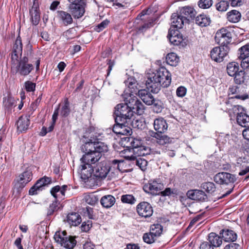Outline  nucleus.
<instances>
[{"label":"nucleus","mask_w":249,"mask_h":249,"mask_svg":"<svg viewBox=\"0 0 249 249\" xmlns=\"http://www.w3.org/2000/svg\"><path fill=\"white\" fill-rule=\"evenodd\" d=\"M170 73L164 68H160L156 72L149 73L146 81V88L151 92L157 93L161 87H168L171 84Z\"/></svg>","instance_id":"1"},{"label":"nucleus","mask_w":249,"mask_h":249,"mask_svg":"<svg viewBox=\"0 0 249 249\" xmlns=\"http://www.w3.org/2000/svg\"><path fill=\"white\" fill-rule=\"evenodd\" d=\"M28 58L26 56L20 57V59L11 61V72L13 74L18 73L21 76L28 75L34 69V66L29 63Z\"/></svg>","instance_id":"2"},{"label":"nucleus","mask_w":249,"mask_h":249,"mask_svg":"<svg viewBox=\"0 0 249 249\" xmlns=\"http://www.w3.org/2000/svg\"><path fill=\"white\" fill-rule=\"evenodd\" d=\"M214 181L219 184H225L229 186V190L220 198H224L230 195L233 191L235 185L233 183L237 178L235 175L227 172H220L216 174L213 177Z\"/></svg>","instance_id":"3"},{"label":"nucleus","mask_w":249,"mask_h":249,"mask_svg":"<svg viewBox=\"0 0 249 249\" xmlns=\"http://www.w3.org/2000/svg\"><path fill=\"white\" fill-rule=\"evenodd\" d=\"M134 111L129 107L128 105L124 104H118L115 107L114 112L115 122H130L131 123Z\"/></svg>","instance_id":"4"},{"label":"nucleus","mask_w":249,"mask_h":249,"mask_svg":"<svg viewBox=\"0 0 249 249\" xmlns=\"http://www.w3.org/2000/svg\"><path fill=\"white\" fill-rule=\"evenodd\" d=\"M124 102L128 105L129 107L134 111V113L138 114H142L144 110V106L138 100L134 94L124 93L122 95Z\"/></svg>","instance_id":"5"},{"label":"nucleus","mask_w":249,"mask_h":249,"mask_svg":"<svg viewBox=\"0 0 249 249\" xmlns=\"http://www.w3.org/2000/svg\"><path fill=\"white\" fill-rule=\"evenodd\" d=\"M85 143L86 148L87 149H88V150H91L90 149H92L95 154H97L101 158L103 155H104L108 150V145L98 138L90 139L89 141Z\"/></svg>","instance_id":"6"},{"label":"nucleus","mask_w":249,"mask_h":249,"mask_svg":"<svg viewBox=\"0 0 249 249\" xmlns=\"http://www.w3.org/2000/svg\"><path fill=\"white\" fill-rule=\"evenodd\" d=\"M81 167V178L87 187L89 188L95 183L94 178V170L91 165L82 163Z\"/></svg>","instance_id":"7"},{"label":"nucleus","mask_w":249,"mask_h":249,"mask_svg":"<svg viewBox=\"0 0 249 249\" xmlns=\"http://www.w3.org/2000/svg\"><path fill=\"white\" fill-rule=\"evenodd\" d=\"M232 33L231 30L222 28L218 30L215 35V40L220 45L225 47H229V44L232 41Z\"/></svg>","instance_id":"8"},{"label":"nucleus","mask_w":249,"mask_h":249,"mask_svg":"<svg viewBox=\"0 0 249 249\" xmlns=\"http://www.w3.org/2000/svg\"><path fill=\"white\" fill-rule=\"evenodd\" d=\"M86 143L81 146V150L83 152L85 153V154L81 158V161L82 163L86 164L87 165H91L92 164H94L98 161L101 157H99L97 154H95V153L92 149L91 150H88L86 147Z\"/></svg>","instance_id":"9"},{"label":"nucleus","mask_w":249,"mask_h":249,"mask_svg":"<svg viewBox=\"0 0 249 249\" xmlns=\"http://www.w3.org/2000/svg\"><path fill=\"white\" fill-rule=\"evenodd\" d=\"M32 172L31 169H27L19 175V179H18L14 185V189L18 192L20 191L32 179Z\"/></svg>","instance_id":"10"},{"label":"nucleus","mask_w":249,"mask_h":249,"mask_svg":"<svg viewBox=\"0 0 249 249\" xmlns=\"http://www.w3.org/2000/svg\"><path fill=\"white\" fill-rule=\"evenodd\" d=\"M163 188V184L159 180L150 181L143 187L145 192L153 195H160V191Z\"/></svg>","instance_id":"11"},{"label":"nucleus","mask_w":249,"mask_h":249,"mask_svg":"<svg viewBox=\"0 0 249 249\" xmlns=\"http://www.w3.org/2000/svg\"><path fill=\"white\" fill-rule=\"evenodd\" d=\"M230 48L229 47L221 45L220 47H215L211 51V58L215 62H222L224 57L228 54Z\"/></svg>","instance_id":"12"},{"label":"nucleus","mask_w":249,"mask_h":249,"mask_svg":"<svg viewBox=\"0 0 249 249\" xmlns=\"http://www.w3.org/2000/svg\"><path fill=\"white\" fill-rule=\"evenodd\" d=\"M94 177L98 179L105 178L109 171L110 166L108 165L106 161H102L98 163L93 168Z\"/></svg>","instance_id":"13"},{"label":"nucleus","mask_w":249,"mask_h":249,"mask_svg":"<svg viewBox=\"0 0 249 249\" xmlns=\"http://www.w3.org/2000/svg\"><path fill=\"white\" fill-rule=\"evenodd\" d=\"M52 181L51 178L44 177L38 179L36 183L32 186L29 191L30 195H35L38 194L44 189V187L47 184L50 183Z\"/></svg>","instance_id":"14"},{"label":"nucleus","mask_w":249,"mask_h":249,"mask_svg":"<svg viewBox=\"0 0 249 249\" xmlns=\"http://www.w3.org/2000/svg\"><path fill=\"white\" fill-rule=\"evenodd\" d=\"M137 212L138 214L145 218L150 217L153 213V208L148 202L142 201L137 206Z\"/></svg>","instance_id":"15"},{"label":"nucleus","mask_w":249,"mask_h":249,"mask_svg":"<svg viewBox=\"0 0 249 249\" xmlns=\"http://www.w3.org/2000/svg\"><path fill=\"white\" fill-rule=\"evenodd\" d=\"M130 124V122H123L118 121L115 122V124L113 125L112 130L117 134L127 135H130L131 132V128L128 126Z\"/></svg>","instance_id":"16"},{"label":"nucleus","mask_w":249,"mask_h":249,"mask_svg":"<svg viewBox=\"0 0 249 249\" xmlns=\"http://www.w3.org/2000/svg\"><path fill=\"white\" fill-rule=\"evenodd\" d=\"M167 37L171 43L174 45H180L184 40L183 36L178 29L170 28Z\"/></svg>","instance_id":"17"},{"label":"nucleus","mask_w":249,"mask_h":249,"mask_svg":"<svg viewBox=\"0 0 249 249\" xmlns=\"http://www.w3.org/2000/svg\"><path fill=\"white\" fill-rule=\"evenodd\" d=\"M31 20L33 25H37L40 20L39 7L37 0H34L33 5L29 10Z\"/></svg>","instance_id":"18"},{"label":"nucleus","mask_w":249,"mask_h":249,"mask_svg":"<svg viewBox=\"0 0 249 249\" xmlns=\"http://www.w3.org/2000/svg\"><path fill=\"white\" fill-rule=\"evenodd\" d=\"M186 195L189 198L196 201H205L207 199V195L202 190H190L187 191Z\"/></svg>","instance_id":"19"},{"label":"nucleus","mask_w":249,"mask_h":249,"mask_svg":"<svg viewBox=\"0 0 249 249\" xmlns=\"http://www.w3.org/2000/svg\"><path fill=\"white\" fill-rule=\"evenodd\" d=\"M22 53V44L21 42V37L18 36L14 44L13 51L11 54V61L17 60L21 57Z\"/></svg>","instance_id":"20"},{"label":"nucleus","mask_w":249,"mask_h":249,"mask_svg":"<svg viewBox=\"0 0 249 249\" xmlns=\"http://www.w3.org/2000/svg\"><path fill=\"white\" fill-rule=\"evenodd\" d=\"M171 21L170 28L174 29H181L184 23H187V21L179 14L175 13L172 14L171 17Z\"/></svg>","instance_id":"21"},{"label":"nucleus","mask_w":249,"mask_h":249,"mask_svg":"<svg viewBox=\"0 0 249 249\" xmlns=\"http://www.w3.org/2000/svg\"><path fill=\"white\" fill-rule=\"evenodd\" d=\"M69 8L71 13L74 18H81L85 12L84 4H71Z\"/></svg>","instance_id":"22"},{"label":"nucleus","mask_w":249,"mask_h":249,"mask_svg":"<svg viewBox=\"0 0 249 249\" xmlns=\"http://www.w3.org/2000/svg\"><path fill=\"white\" fill-rule=\"evenodd\" d=\"M152 136L156 139V142L160 145L166 146L173 142V138H170L166 135L153 132Z\"/></svg>","instance_id":"23"},{"label":"nucleus","mask_w":249,"mask_h":249,"mask_svg":"<svg viewBox=\"0 0 249 249\" xmlns=\"http://www.w3.org/2000/svg\"><path fill=\"white\" fill-rule=\"evenodd\" d=\"M125 84L129 88L130 92H127L125 91L124 93H131L134 95V94H138V90H140L139 89L140 86L135 79L133 77L128 78L125 81Z\"/></svg>","instance_id":"24"},{"label":"nucleus","mask_w":249,"mask_h":249,"mask_svg":"<svg viewBox=\"0 0 249 249\" xmlns=\"http://www.w3.org/2000/svg\"><path fill=\"white\" fill-rule=\"evenodd\" d=\"M153 125L154 129L158 133H164L168 128V124L166 120L162 118L155 119Z\"/></svg>","instance_id":"25"},{"label":"nucleus","mask_w":249,"mask_h":249,"mask_svg":"<svg viewBox=\"0 0 249 249\" xmlns=\"http://www.w3.org/2000/svg\"><path fill=\"white\" fill-rule=\"evenodd\" d=\"M139 97L147 105H152L154 97L153 95L146 89L138 90Z\"/></svg>","instance_id":"26"},{"label":"nucleus","mask_w":249,"mask_h":249,"mask_svg":"<svg viewBox=\"0 0 249 249\" xmlns=\"http://www.w3.org/2000/svg\"><path fill=\"white\" fill-rule=\"evenodd\" d=\"M30 124V116H21L17 123L18 130L20 132L26 131L29 128Z\"/></svg>","instance_id":"27"},{"label":"nucleus","mask_w":249,"mask_h":249,"mask_svg":"<svg viewBox=\"0 0 249 249\" xmlns=\"http://www.w3.org/2000/svg\"><path fill=\"white\" fill-rule=\"evenodd\" d=\"M220 234L221 235L222 239L225 242H234L237 239L236 233L231 230L223 229L220 231Z\"/></svg>","instance_id":"28"},{"label":"nucleus","mask_w":249,"mask_h":249,"mask_svg":"<svg viewBox=\"0 0 249 249\" xmlns=\"http://www.w3.org/2000/svg\"><path fill=\"white\" fill-rule=\"evenodd\" d=\"M179 14L188 23L189 18H195L196 12L194 9L190 6L182 7L179 12Z\"/></svg>","instance_id":"29"},{"label":"nucleus","mask_w":249,"mask_h":249,"mask_svg":"<svg viewBox=\"0 0 249 249\" xmlns=\"http://www.w3.org/2000/svg\"><path fill=\"white\" fill-rule=\"evenodd\" d=\"M128 159L132 161L133 164H135L142 171H144L146 169L147 161L146 160L140 156L136 157L134 156H128Z\"/></svg>","instance_id":"30"},{"label":"nucleus","mask_w":249,"mask_h":249,"mask_svg":"<svg viewBox=\"0 0 249 249\" xmlns=\"http://www.w3.org/2000/svg\"><path fill=\"white\" fill-rule=\"evenodd\" d=\"M207 241L212 245L213 248L220 247L222 243L221 237L214 232L209 234Z\"/></svg>","instance_id":"31"},{"label":"nucleus","mask_w":249,"mask_h":249,"mask_svg":"<svg viewBox=\"0 0 249 249\" xmlns=\"http://www.w3.org/2000/svg\"><path fill=\"white\" fill-rule=\"evenodd\" d=\"M67 222L69 224L76 226L80 224L82 221L80 214L77 213H71L67 215Z\"/></svg>","instance_id":"32"},{"label":"nucleus","mask_w":249,"mask_h":249,"mask_svg":"<svg viewBox=\"0 0 249 249\" xmlns=\"http://www.w3.org/2000/svg\"><path fill=\"white\" fill-rule=\"evenodd\" d=\"M236 121L241 126L249 127V116L247 114L242 112L237 113Z\"/></svg>","instance_id":"33"},{"label":"nucleus","mask_w":249,"mask_h":249,"mask_svg":"<svg viewBox=\"0 0 249 249\" xmlns=\"http://www.w3.org/2000/svg\"><path fill=\"white\" fill-rule=\"evenodd\" d=\"M58 14L59 18L64 25L72 23L73 19L70 14L63 11H58Z\"/></svg>","instance_id":"34"},{"label":"nucleus","mask_w":249,"mask_h":249,"mask_svg":"<svg viewBox=\"0 0 249 249\" xmlns=\"http://www.w3.org/2000/svg\"><path fill=\"white\" fill-rule=\"evenodd\" d=\"M241 18V13L237 10H232L227 13V18L231 23L239 22Z\"/></svg>","instance_id":"35"},{"label":"nucleus","mask_w":249,"mask_h":249,"mask_svg":"<svg viewBox=\"0 0 249 249\" xmlns=\"http://www.w3.org/2000/svg\"><path fill=\"white\" fill-rule=\"evenodd\" d=\"M100 202L104 207L108 208L114 204L115 198L111 195L105 196L101 198Z\"/></svg>","instance_id":"36"},{"label":"nucleus","mask_w":249,"mask_h":249,"mask_svg":"<svg viewBox=\"0 0 249 249\" xmlns=\"http://www.w3.org/2000/svg\"><path fill=\"white\" fill-rule=\"evenodd\" d=\"M229 94H236L232 98H234L238 99H241L244 100L249 98V96L247 94H244L240 95L239 93V87L237 86H232L229 89Z\"/></svg>","instance_id":"37"},{"label":"nucleus","mask_w":249,"mask_h":249,"mask_svg":"<svg viewBox=\"0 0 249 249\" xmlns=\"http://www.w3.org/2000/svg\"><path fill=\"white\" fill-rule=\"evenodd\" d=\"M127 139V142L129 144V147H131L134 150H137L140 148L142 145V142L139 139H136L133 137H127L125 138Z\"/></svg>","instance_id":"38"},{"label":"nucleus","mask_w":249,"mask_h":249,"mask_svg":"<svg viewBox=\"0 0 249 249\" xmlns=\"http://www.w3.org/2000/svg\"><path fill=\"white\" fill-rule=\"evenodd\" d=\"M196 23L201 27H206L210 25L211 19L206 15L200 14L196 18Z\"/></svg>","instance_id":"39"},{"label":"nucleus","mask_w":249,"mask_h":249,"mask_svg":"<svg viewBox=\"0 0 249 249\" xmlns=\"http://www.w3.org/2000/svg\"><path fill=\"white\" fill-rule=\"evenodd\" d=\"M239 70V64L235 62L229 63L227 66V73L231 76H233L237 74L240 71Z\"/></svg>","instance_id":"40"},{"label":"nucleus","mask_w":249,"mask_h":249,"mask_svg":"<svg viewBox=\"0 0 249 249\" xmlns=\"http://www.w3.org/2000/svg\"><path fill=\"white\" fill-rule=\"evenodd\" d=\"M233 76L234 77V82L236 84L241 85L244 84L248 79V76L245 71L243 70H240Z\"/></svg>","instance_id":"41"},{"label":"nucleus","mask_w":249,"mask_h":249,"mask_svg":"<svg viewBox=\"0 0 249 249\" xmlns=\"http://www.w3.org/2000/svg\"><path fill=\"white\" fill-rule=\"evenodd\" d=\"M179 57L177 56V54L174 53H168L166 57L167 63L173 66H177L179 62Z\"/></svg>","instance_id":"42"},{"label":"nucleus","mask_w":249,"mask_h":249,"mask_svg":"<svg viewBox=\"0 0 249 249\" xmlns=\"http://www.w3.org/2000/svg\"><path fill=\"white\" fill-rule=\"evenodd\" d=\"M51 195L57 200V198L63 199L65 193L61 190V187L58 185L53 187L51 190Z\"/></svg>","instance_id":"43"},{"label":"nucleus","mask_w":249,"mask_h":249,"mask_svg":"<svg viewBox=\"0 0 249 249\" xmlns=\"http://www.w3.org/2000/svg\"><path fill=\"white\" fill-rule=\"evenodd\" d=\"M76 244V241L72 236L66 237L62 246L69 249H72Z\"/></svg>","instance_id":"44"},{"label":"nucleus","mask_w":249,"mask_h":249,"mask_svg":"<svg viewBox=\"0 0 249 249\" xmlns=\"http://www.w3.org/2000/svg\"><path fill=\"white\" fill-rule=\"evenodd\" d=\"M201 187L209 194H212L216 190V187L214 183L212 182H204L201 185Z\"/></svg>","instance_id":"45"},{"label":"nucleus","mask_w":249,"mask_h":249,"mask_svg":"<svg viewBox=\"0 0 249 249\" xmlns=\"http://www.w3.org/2000/svg\"><path fill=\"white\" fill-rule=\"evenodd\" d=\"M70 113V103L67 98L65 99L64 104L61 107L60 111V115L63 117H67Z\"/></svg>","instance_id":"46"},{"label":"nucleus","mask_w":249,"mask_h":249,"mask_svg":"<svg viewBox=\"0 0 249 249\" xmlns=\"http://www.w3.org/2000/svg\"><path fill=\"white\" fill-rule=\"evenodd\" d=\"M162 230L163 227L160 224H156L151 226L150 231L157 238L161 234Z\"/></svg>","instance_id":"47"},{"label":"nucleus","mask_w":249,"mask_h":249,"mask_svg":"<svg viewBox=\"0 0 249 249\" xmlns=\"http://www.w3.org/2000/svg\"><path fill=\"white\" fill-rule=\"evenodd\" d=\"M67 40L75 38L77 36V32L74 28H71L64 32L62 35Z\"/></svg>","instance_id":"48"},{"label":"nucleus","mask_w":249,"mask_h":249,"mask_svg":"<svg viewBox=\"0 0 249 249\" xmlns=\"http://www.w3.org/2000/svg\"><path fill=\"white\" fill-rule=\"evenodd\" d=\"M60 203L58 202L57 200H55L53 202L52 204H51L49 206V207L48 210L47 215H51L53 214L55 212H57L60 207L59 205Z\"/></svg>","instance_id":"49"},{"label":"nucleus","mask_w":249,"mask_h":249,"mask_svg":"<svg viewBox=\"0 0 249 249\" xmlns=\"http://www.w3.org/2000/svg\"><path fill=\"white\" fill-rule=\"evenodd\" d=\"M142 20H147V22H145L141 27V30L143 29H147L152 27L155 24L156 18L155 17H147L142 18Z\"/></svg>","instance_id":"50"},{"label":"nucleus","mask_w":249,"mask_h":249,"mask_svg":"<svg viewBox=\"0 0 249 249\" xmlns=\"http://www.w3.org/2000/svg\"><path fill=\"white\" fill-rule=\"evenodd\" d=\"M229 7V3L227 0H221L215 4L217 10L219 12H225Z\"/></svg>","instance_id":"51"},{"label":"nucleus","mask_w":249,"mask_h":249,"mask_svg":"<svg viewBox=\"0 0 249 249\" xmlns=\"http://www.w3.org/2000/svg\"><path fill=\"white\" fill-rule=\"evenodd\" d=\"M121 201L124 203L134 204L136 201L135 197L132 195H124L121 196Z\"/></svg>","instance_id":"52"},{"label":"nucleus","mask_w":249,"mask_h":249,"mask_svg":"<svg viewBox=\"0 0 249 249\" xmlns=\"http://www.w3.org/2000/svg\"><path fill=\"white\" fill-rule=\"evenodd\" d=\"M130 0H114L110 2H113V5L117 6L118 8H125L129 6Z\"/></svg>","instance_id":"53"},{"label":"nucleus","mask_w":249,"mask_h":249,"mask_svg":"<svg viewBox=\"0 0 249 249\" xmlns=\"http://www.w3.org/2000/svg\"><path fill=\"white\" fill-rule=\"evenodd\" d=\"M153 110L155 112L160 113L162 109V103L161 101L159 100H153L152 102Z\"/></svg>","instance_id":"54"},{"label":"nucleus","mask_w":249,"mask_h":249,"mask_svg":"<svg viewBox=\"0 0 249 249\" xmlns=\"http://www.w3.org/2000/svg\"><path fill=\"white\" fill-rule=\"evenodd\" d=\"M142 238L144 242L150 244L154 242L157 237L150 231L149 233H144Z\"/></svg>","instance_id":"55"},{"label":"nucleus","mask_w":249,"mask_h":249,"mask_svg":"<svg viewBox=\"0 0 249 249\" xmlns=\"http://www.w3.org/2000/svg\"><path fill=\"white\" fill-rule=\"evenodd\" d=\"M213 3V0H199L198 1V6L202 9H208L212 5Z\"/></svg>","instance_id":"56"},{"label":"nucleus","mask_w":249,"mask_h":249,"mask_svg":"<svg viewBox=\"0 0 249 249\" xmlns=\"http://www.w3.org/2000/svg\"><path fill=\"white\" fill-rule=\"evenodd\" d=\"M134 152L138 153L139 155L138 156H143L150 153V148L142 145V146L140 147V149H138L137 150H134Z\"/></svg>","instance_id":"57"},{"label":"nucleus","mask_w":249,"mask_h":249,"mask_svg":"<svg viewBox=\"0 0 249 249\" xmlns=\"http://www.w3.org/2000/svg\"><path fill=\"white\" fill-rule=\"evenodd\" d=\"M84 199L87 203L90 205H94L97 202L96 197L93 195H86Z\"/></svg>","instance_id":"58"},{"label":"nucleus","mask_w":249,"mask_h":249,"mask_svg":"<svg viewBox=\"0 0 249 249\" xmlns=\"http://www.w3.org/2000/svg\"><path fill=\"white\" fill-rule=\"evenodd\" d=\"M36 84L30 81H26L24 83V87L27 91H34L36 89Z\"/></svg>","instance_id":"59"},{"label":"nucleus","mask_w":249,"mask_h":249,"mask_svg":"<svg viewBox=\"0 0 249 249\" xmlns=\"http://www.w3.org/2000/svg\"><path fill=\"white\" fill-rule=\"evenodd\" d=\"M3 105L6 108H9L11 107L14 104V100L10 97H8L7 98H3Z\"/></svg>","instance_id":"60"},{"label":"nucleus","mask_w":249,"mask_h":249,"mask_svg":"<svg viewBox=\"0 0 249 249\" xmlns=\"http://www.w3.org/2000/svg\"><path fill=\"white\" fill-rule=\"evenodd\" d=\"M241 60V66L243 69H247L249 67V56L239 58Z\"/></svg>","instance_id":"61"},{"label":"nucleus","mask_w":249,"mask_h":249,"mask_svg":"<svg viewBox=\"0 0 249 249\" xmlns=\"http://www.w3.org/2000/svg\"><path fill=\"white\" fill-rule=\"evenodd\" d=\"M65 238L66 237L62 236L60 232H56L54 236V239L55 241L56 242L61 244V245L64 242Z\"/></svg>","instance_id":"62"},{"label":"nucleus","mask_w":249,"mask_h":249,"mask_svg":"<svg viewBox=\"0 0 249 249\" xmlns=\"http://www.w3.org/2000/svg\"><path fill=\"white\" fill-rule=\"evenodd\" d=\"M186 93V89L182 86L178 87L176 90V94L178 97H183Z\"/></svg>","instance_id":"63"},{"label":"nucleus","mask_w":249,"mask_h":249,"mask_svg":"<svg viewBox=\"0 0 249 249\" xmlns=\"http://www.w3.org/2000/svg\"><path fill=\"white\" fill-rule=\"evenodd\" d=\"M224 249H241V248L239 244L231 242L225 247Z\"/></svg>","instance_id":"64"}]
</instances>
